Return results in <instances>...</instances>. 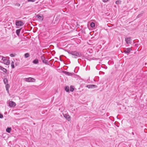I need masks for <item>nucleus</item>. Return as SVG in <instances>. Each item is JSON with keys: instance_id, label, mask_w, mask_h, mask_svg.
I'll use <instances>...</instances> for the list:
<instances>
[{"instance_id": "obj_1", "label": "nucleus", "mask_w": 147, "mask_h": 147, "mask_svg": "<svg viewBox=\"0 0 147 147\" xmlns=\"http://www.w3.org/2000/svg\"><path fill=\"white\" fill-rule=\"evenodd\" d=\"M69 53L73 56L72 57L75 58H77L80 55V53L77 51H71Z\"/></svg>"}, {"instance_id": "obj_2", "label": "nucleus", "mask_w": 147, "mask_h": 147, "mask_svg": "<svg viewBox=\"0 0 147 147\" xmlns=\"http://www.w3.org/2000/svg\"><path fill=\"white\" fill-rule=\"evenodd\" d=\"M9 106L10 107H13L16 106V103L14 102L10 101L9 102Z\"/></svg>"}, {"instance_id": "obj_3", "label": "nucleus", "mask_w": 147, "mask_h": 147, "mask_svg": "<svg viewBox=\"0 0 147 147\" xmlns=\"http://www.w3.org/2000/svg\"><path fill=\"white\" fill-rule=\"evenodd\" d=\"M7 65H8L9 64L10 61L9 60H7L6 57H5V59H4L2 63Z\"/></svg>"}, {"instance_id": "obj_4", "label": "nucleus", "mask_w": 147, "mask_h": 147, "mask_svg": "<svg viewBox=\"0 0 147 147\" xmlns=\"http://www.w3.org/2000/svg\"><path fill=\"white\" fill-rule=\"evenodd\" d=\"M25 81L27 82H34L35 81V79L32 78H29L25 79Z\"/></svg>"}, {"instance_id": "obj_5", "label": "nucleus", "mask_w": 147, "mask_h": 147, "mask_svg": "<svg viewBox=\"0 0 147 147\" xmlns=\"http://www.w3.org/2000/svg\"><path fill=\"white\" fill-rule=\"evenodd\" d=\"M64 117L66 119L69 121L71 120L70 117L69 115L67 114H63Z\"/></svg>"}, {"instance_id": "obj_6", "label": "nucleus", "mask_w": 147, "mask_h": 147, "mask_svg": "<svg viewBox=\"0 0 147 147\" xmlns=\"http://www.w3.org/2000/svg\"><path fill=\"white\" fill-rule=\"evenodd\" d=\"M125 41L127 44H131V38L129 37H127L125 38Z\"/></svg>"}, {"instance_id": "obj_7", "label": "nucleus", "mask_w": 147, "mask_h": 147, "mask_svg": "<svg viewBox=\"0 0 147 147\" xmlns=\"http://www.w3.org/2000/svg\"><path fill=\"white\" fill-rule=\"evenodd\" d=\"M86 87L88 88H94L97 87V86L94 85L90 84L87 85Z\"/></svg>"}, {"instance_id": "obj_8", "label": "nucleus", "mask_w": 147, "mask_h": 147, "mask_svg": "<svg viewBox=\"0 0 147 147\" xmlns=\"http://www.w3.org/2000/svg\"><path fill=\"white\" fill-rule=\"evenodd\" d=\"M16 26H22L23 25V23L22 21H16Z\"/></svg>"}, {"instance_id": "obj_9", "label": "nucleus", "mask_w": 147, "mask_h": 147, "mask_svg": "<svg viewBox=\"0 0 147 147\" xmlns=\"http://www.w3.org/2000/svg\"><path fill=\"white\" fill-rule=\"evenodd\" d=\"M36 17L37 18L38 20L39 21H41L43 19V17L42 16L37 15L36 16Z\"/></svg>"}, {"instance_id": "obj_10", "label": "nucleus", "mask_w": 147, "mask_h": 147, "mask_svg": "<svg viewBox=\"0 0 147 147\" xmlns=\"http://www.w3.org/2000/svg\"><path fill=\"white\" fill-rule=\"evenodd\" d=\"M131 51V49L130 48H128L124 51V52L126 53H129Z\"/></svg>"}, {"instance_id": "obj_11", "label": "nucleus", "mask_w": 147, "mask_h": 147, "mask_svg": "<svg viewBox=\"0 0 147 147\" xmlns=\"http://www.w3.org/2000/svg\"><path fill=\"white\" fill-rule=\"evenodd\" d=\"M4 59H5V57L2 56H0V62L2 63Z\"/></svg>"}, {"instance_id": "obj_12", "label": "nucleus", "mask_w": 147, "mask_h": 147, "mask_svg": "<svg viewBox=\"0 0 147 147\" xmlns=\"http://www.w3.org/2000/svg\"><path fill=\"white\" fill-rule=\"evenodd\" d=\"M41 59L42 61L44 63H46V61L45 60V57L43 56H41Z\"/></svg>"}, {"instance_id": "obj_13", "label": "nucleus", "mask_w": 147, "mask_h": 147, "mask_svg": "<svg viewBox=\"0 0 147 147\" xmlns=\"http://www.w3.org/2000/svg\"><path fill=\"white\" fill-rule=\"evenodd\" d=\"M11 127H7L6 129V131L7 132L10 133L11 130Z\"/></svg>"}, {"instance_id": "obj_14", "label": "nucleus", "mask_w": 147, "mask_h": 147, "mask_svg": "<svg viewBox=\"0 0 147 147\" xmlns=\"http://www.w3.org/2000/svg\"><path fill=\"white\" fill-rule=\"evenodd\" d=\"M33 63L35 64H37L38 63V60L37 59H35L33 61Z\"/></svg>"}, {"instance_id": "obj_15", "label": "nucleus", "mask_w": 147, "mask_h": 147, "mask_svg": "<svg viewBox=\"0 0 147 147\" xmlns=\"http://www.w3.org/2000/svg\"><path fill=\"white\" fill-rule=\"evenodd\" d=\"M5 84H7L8 80L6 78H5L3 80Z\"/></svg>"}, {"instance_id": "obj_16", "label": "nucleus", "mask_w": 147, "mask_h": 147, "mask_svg": "<svg viewBox=\"0 0 147 147\" xmlns=\"http://www.w3.org/2000/svg\"><path fill=\"white\" fill-rule=\"evenodd\" d=\"M7 90V91L8 92L9 91L8 89L9 87V84H7L5 86Z\"/></svg>"}, {"instance_id": "obj_17", "label": "nucleus", "mask_w": 147, "mask_h": 147, "mask_svg": "<svg viewBox=\"0 0 147 147\" xmlns=\"http://www.w3.org/2000/svg\"><path fill=\"white\" fill-rule=\"evenodd\" d=\"M30 56V55L28 53H26L24 55V57L25 58H27Z\"/></svg>"}, {"instance_id": "obj_18", "label": "nucleus", "mask_w": 147, "mask_h": 147, "mask_svg": "<svg viewBox=\"0 0 147 147\" xmlns=\"http://www.w3.org/2000/svg\"><path fill=\"white\" fill-rule=\"evenodd\" d=\"M20 29H18L16 30V32L17 35H19V34L20 33Z\"/></svg>"}, {"instance_id": "obj_19", "label": "nucleus", "mask_w": 147, "mask_h": 147, "mask_svg": "<svg viewBox=\"0 0 147 147\" xmlns=\"http://www.w3.org/2000/svg\"><path fill=\"white\" fill-rule=\"evenodd\" d=\"M65 90L66 92H68L69 91V87L68 86H66L65 88Z\"/></svg>"}, {"instance_id": "obj_20", "label": "nucleus", "mask_w": 147, "mask_h": 147, "mask_svg": "<svg viewBox=\"0 0 147 147\" xmlns=\"http://www.w3.org/2000/svg\"><path fill=\"white\" fill-rule=\"evenodd\" d=\"M64 73L68 76H71L72 75L71 73L66 71H65Z\"/></svg>"}, {"instance_id": "obj_21", "label": "nucleus", "mask_w": 147, "mask_h": 147, "mask_svg": "<svg viewBox=\"0 0 147 147\" xmlns=\"http://www.w3.org/2000/svg\"><path fill=\"white\" fill-rule=\"evenodd\" d=\"M11 66L12 68L13 69L15 67L14 64V62L12 61L11 62Z\"/></svg>"}, {"instance_id": "obj_22", "label": "nucleus", "mask_w": 147, "mask_h": 147, "mask_svg": "<svg viewBox=\"0 0 147 147\" xmlns=\"http://www.w3.org/2000/svg\"><path fill=\"white\" fill-rule=\"evenodd\" d=\"M91 27L93 28L95 26V24L93 22H92L90 25Z\"/></svg>"}, {"instance_id": "obj_23", "label": "nucleus", "mask_w": 147, "mask_h": 147, "mask_svg": "<svg viewBox=\"0 0 147 147\" xmlns=\"http://www.w3.org/2000/svg\"><path fill=\"white\" fill-rule=\"evenodd\" d=\"M1 70L3 71V72H5V73H6V72L7 70L5 69L3 67H2V69H1Z\"/></svg>"}, {"instance_id": "obj_24", "label": "nucleus", "mask_w": 147, "mask_h": 147, "mask_svg": "<svg viewBox=\"0 0 147 147\" xmlns=\"http://www.w3.org/2000/svg\"><path fill=\"white\" fill-rule=\"evenodd\" d=\"M121 1L120 0H117L115 2V3L117 4H119L121 3Z\"/></svg>"}, {"instance_id": "obj_25", "label": "nucleus", "mask_w": 147, "mask_h": 147, "mask_svg": "<svg viewBox=\"0 0 147 147\" xmlns=\"http://www.w3.org/2000/svg\"><path fill=\"white\" fill-rule=\"evenodd\" d=\"M70 90L71 91L73 92L74 90V89L71 86Z\"/></svg>"}, {"instance_id": "obj_26", "label": "nucleus", "mask_w": 147, "mask_h": 147, "mask_svg": "<svg viewBox=\"0 0 147 147\" xmlns=\"http://www.w3.org/2000/svg\"><path fill=\"white\" fill-rule=\"evenodd\" d=\"M15 54H11L10 55V56L11 57H14L15 56Z\"/></svg>"}, {"instance_id": "obj_27", "label": "nucleus", "mask_w": 147, "mask_h": 147, "mask_svg": "<svg viewBox=\"0 0 147 147\" xmlns=\"http://www.w3.org/2000/svg\"><path fill=\"white\" fill-rule=\"evenodd\" d=\"M36 0H28V2H34L35 1H36Z\"/></svg>"}, {"instance_id": "obj_28", "label": "nucleus", "mask_w": 147, "mask_h": 147, "mask_svg": "<svg viewBox=\"0 0 147 147\" xmlns=\"http://www.w3.org/2000/svg\"><path fill=\"white\" fill-rule=\"evenodd\" d=\"M3 117V115L0 113V118H2Z\"/></svg>"}, {"instance_id": "obj_29", "label": "nucleus", "mask_w": 147, "mask_h": 147, "mask_svg": "<svg viewBox=\"0 0 147 147\" xmlns=\"http://www.w3.org/2000/svg\"><path fill=\"white\" fill-rule=\"evenodd\" d=\"M16 5L18 7H19L20 6V4L18 3L16 4Z\"/></svg>"}, {"instance_id": "obj_30", "label": "nucleus", "mask_w": 147, "mask_h": 147, "mask_svg": "<svg viewBox=\"0 0 147 147\" xmlns=\"http://www.w3.org/2000/svg\"><path fill=\"white\" fill-rule=\"evenodd\" d=\"M108 0H102V1L104 2H107Z\"/></svg>"}, {"instance_id": "obj_31", "label": "nucleus", "mask_w": 147, "mask_h": 147, "mask_svg": "<svg viewBox=\"0 0 147 147\" xmlns=\"http://www.w3.org/2000/svg\"><path fill=\"white\" fill-rule=\"evenodd\" d=\"M2 67L1 66H0V69H2Z\"/></svg>"}, {"instance_id": "obj_32", "label": "nucleus", "mask_w": 147, "mask_h": 147, "mask_svg": "<svg viewBox=\"0 0 147 147\" xmlns=\"http://www.w3.org/2000/svg\"><path fill=\"white\" fill-rule=\"evenodd\" d=\"M134 134V133H132V134Z\"/></svg>"}]
</instances>
